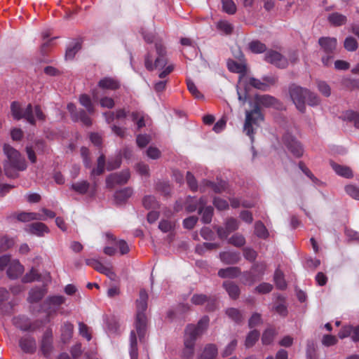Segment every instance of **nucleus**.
Wrapping results in <instances>:
<instances>
[{
	"label": "nucleus",
	"mask_w": 359,
	"mask_h": 359,
	"mask_svg": "<svg viewBox=\"0 0 359 359\" xmlns=\"http://www.w3.org/2000/svg\"><path fill=\"white\" fill-rule=\"evenodd\" d=\"M187 85L189 91L192 94V95L195 98L202 99L203 97V94L198 90L197 87L191 80L187 79Z\"/></svg>",
	"instance_id": "5fc2aeb1"
},
{
	"label": "nucleus",
	"mask_w": 359,
	"mask_h": 359,
	"mask_svg": "<svg viewBox=\"0 0 359 359\" xmlns=\"http://www.w3.org/2000/svg\"><path fill=\"white\" fill-rule=\"evenodd\" d=\"M209 323V318L203 316L196 325H189L185 330L184 348L182 357L184 359H191L194 353V345L197 337L203 334Z\"/></svg>",
	"instance_id": "7ed1b4c3"
},
{
	"label": "nucleus",
	"mask_w": 359,
	"mask_h": 359,
	"mask_svg": "<svg viewBox=\"0 0 359 359\" xmlns=\"http://www.w3.org/2000/svg\"><path fill=\"white\" fill-rule=\"evenodd\" d=\"M39 278V275L36 270L32 269L31 271L26 273L23 278L22 281L24 283H30L36 280Z\"/></svg>",
	"instance_id": "69168bd1"
},
{
	"label": "nucleus",
	"mask_w": 359,
	"mask_h": 359,
	"mask_svg": "<svg viewBox=\"0 0 359 359\" xmlns=\"http://www.w3.org/2000/svg\"><path fill=\"white\" fill-rule=\"evenodd\" d=\"M121 164V158L120 156H117L113 158L109 159L107 168L109 170H115L120 167Z\"/></svg>",
	"instance_id": "e2e57ef3"
},
{
	"label": "nucleus",
	"mask_w": 359,
	"mask_h": 359,
	"mask_svg": "<svg viewBox=\"0 0 359 359\" xmlns=\"http://www.w3.org/2000/svg\"><path fill=\"white\" fill-rule=\"evenodd\" d=\"M74 325L69 322H65L61 327V340L67 343L72 337Z\"/></svg>",
	"instance_id": "c85d7f7f"
},
{
	"label": "nucleus",
	"mask_w": 359,
	"mask_h": 359,
	"mask_svg": "<svg viewBox=\"0 0 359 359\" xmlns=\"http://www.w3.org/2000/svg\"><path fill=\"white\" fill-rule=\"evenodd\" d=\"M130 116L132 121L136 123L138 129L145 126L144 115L141 111H133L131 113Z\"/></svg>",
	"instance_id": "864d4df0"
},
{
	"label": "nucleus",
	"mask_w": 359,
	"mask_h": 359,
	"mask_svg": "<svg viewBox=\"0 0 359 359\" xmlns=\"http://www.w3.org/2000/svg\"><path fill=\"white\" fill-rule=\"evenodd\" d=\"M105 166V157L103 154L100 155L97 159V165L96 168L91 170V177H94L103 173Z\"/></svg>",
	"instance_id": "ea45409f"
},
{
	"label": "nucleus",
	"mask_w": 359,
	"mask_h": 359,
	"mask_svg": "<svg viewBox=\"0 0 359 359\" xmlns=\"http://www.w3.org/2000/svg\"><path fill=\"white\" fill-rule=\"evenodd\" d=\"M148 294L145 290H141L139 298L137 299V313L135 321V330H132L130 334V355L131 359H137V342L136 332L141 341L146 332L147 317L145 311L147 309Z\"/></svg>",
	"instance_id": "f257e3e1"
},
{
	"label": "nucleus",
	"mask_w": 359,
	"mask_h": 359,
	"mask_svg": "<svg viewBox=\"0 0 359 359\" xmlns=\"http://www.w3.org/2000/svg\"><path fill=\"white\" fill-rule=\"evenodd\" d=\"M316 344L313 341H308L306 346L307 359H316Z\"/></svg>",
	"instance_id": "680f3d73"
},
{
	"label": "nucleus",
	"mask_w": 359,
	"mask_h": 359,
	"mask_svg": "<svg viewBox=\"0 0 359 359\" xmlns=\"http://www.w3.org/2000/svg\"><path fill=\"white\" fill-rule=\"evenodd\" d=\"M98 86L104 90H116L120 87L119 81L111 77H104L98 82Z\"/></svg>",
	"instance_id": "393cba45"
},
{
	"label": "nucleus",
	"mask_w": 359,
	"mask_h": 359,
	"mask_svg": "<svg viewBox=\"0 0 359 359\" xmlns=\"http://www.w3.org/2000/svg\"><path fill=\"white\" fill-rule=\"evenodd\" d=\"M259 280L257 275L251 269L249 271H245L242 274L241 281L245 285H252Z\"/></svg>",
	"instance_id": "e433bc0d"
},
{
	"label": "nucleus",
	"mask_w": 359,
	"mask_h": 359,
	"mask_svg": "<svg viewBox=\"0 0 359 359\" xmlns=\"http://www.w3.org/2000/svg\"><path fill=\"white\" fill-rule=\"evenodd\" d=\"M191 302L196 305L203 304L208 302V309L212 310L215 306V299H208L205 294H194L191 298Z\"/></svg>",
	"instance_id": "c756f323"
},
{
	"label": "nucleus",
	"mask_w": 359,
	"mask_h": 359,
	"mask_svg": "<svg viewBox=\"0 0 359 359\" xmlns=\"http://www.w3.org/2000/svg\"><path fill=\"white\" fill-rule=\"evenodd\" d=\"M329 22L335 26H340L346 23V17L338 13H334L329 15Z\"/></svg>",
	"instance_id": "4c0bfd02"
},
{
	"label": "nucleus",
	"mask_w": 359,
	"mask_h": 359,
	"mask_svg": "<svg viewBox=\"0 0 359 359\" xmlns=\"http://www.w3.org/2000/svg\"><path fill=\"white\" fill-rule=\"evenodd\" d=\"M239 227V222L236 219L230 217L226 219L224 226H217L215 229L220 239H226L229 235L236 231Z\"/></svg>",
	"instance_id": "f8f14e48"
},
{
	"label": "nucleus",
	"mask_w": 359,
	"mask_h": 359,
	"mask_svg": "<svg viewBox=\"0 0 359 359\" xmlns=\"http://www.w3.org/2000/svg\"><path fill=\"white\" fill-rule=\"evenodd\" d=\"M264 81L266 82L261 81L259 79L255 78H250L249 80V83L252 87L262 90H266L269 88L268 83H273L274 81L273 79H271L269 77H264Z\"/></svg>",
	"instance_id": "f704fd0d"
},
{
	"label": "nucleus",
	"mask_w": 359,
	"mask_h": 359,
	"mask_svg": "<svg viewBox=\"0 0 359 359\" xmlns=\"http://www.w3.org/2000/svg\"><path fill=\"white\" fill-rule=\"evenodd\" d=\"M223 287L231 299H236L239 297L240 289L235 283L226 280L223 283Z\"/></svg>",
	"instance_id": "bb28decb"
},
{
	"label": "nucleus",
	"mask_w": 359,
	"mask_h": 359,
	"mask_svg": "<svg viewBox=\"0 0 359 359\" xmlns=\"http://www.w3.org/2000/svg\"><path fill=\"white\" fill-rule=\"evenodd\" d=\"M217 29L224 34H230L233 32V27L232 24L226 20H219L216 25Z\"/></svg>",
	"instance_id": "a19ab883"
},
{
	"label": "nucleus",
	"mask_w": 359,
	"mask_h": 359,
	"mask_svg": "<svg viewBox=\"0 0 359 359\" xmlns=\"http://www.w3.org/2000/svg\"><path fill=\"white\" fill-rule=\"evenodd\" d=\"M199 203L198 212L202 214L201 221L205 224L210 223L213 215V208L212 206H205L207 203L205 197H201L199 199Z\"/></svg>",
	"instance_id": "f3484780"
},
{
	"label": "nucleus",
	"mask_w": 359,
	"mask_h": 359,
	"mask_svg": "<svg viewBox=\"0 0 359 359\" xmlns=\"http://www.w3.org/2000/svg\"><path fill=\"white\" fill-rule=\"evenodd\" d=\"M11 109L12 115L15 119L20 120L25 118L32 125H34L36 120L44 121L46 118L39 105H36L33 107L31 104H29L25 109H22L18 102H13Z\"/></svg>",
	"instance_id": "423d86ee"
},
{
	"label": "nucleus",
	"mask_w": 359,
	"mask_h": 359,
	"mask_svg": "<svg viewBox=\"0 0 359 359\" xmlns=\"http://www.w3.org/2000/svg\"><path fill=\"white\" fill-rule=\"evenodd\" d=\"M248 48L254 53H262L266 49L265 44L259 41H252L249 43Z\"/></svg>",
	"instance_id": "de8ad7c7"
},
{
	"label": "nucleus",
	"mask_w": 359,
	"mask_h": 359,
	"mask_svg": "<svg viewBox=\"0 0 359 359\" xmlns=\"http://www.w3.org/2000/svg\"><path fill=\"white\" fill-rule=\"evenodd\" d=\"M289 93L293 103L298 110L302 112L305 109L306 102L311 106H316L319 104V98L315 93L295 84L290 86Z\"/></svg>",
	"instance_id": "39448f33"
},
{
	"label": "nucleus",
	"mask_w": 359,
	"mask_h": 359,
	"mask_svg": "<svg viewBox=\"0 0 359 359\" xmlns=\"http://www.w3.org/2000/svg\"><path fill=\"white\" fill-rule=\"evenodd\" d=\"M133 194V189L126 187L117 191L114 194V200L117 204H121L126 202Z\"/></svg>",
	"instance_id": "cd10ccee"
},
{
	"label": "nucleus",
	"mask_w": 359,
	"mask_h": 359,
	"mask_svg": "<svg viewBox=\"0 0 359 359\" xmlns=\"http://www.w3.org/2000/svg\"><path fill=\"white\" fill-rule=\"evenodd\" d=\"M144 40L148 43H155V50H149L144 58V66L148 71L160 69L168 63L166 48L159 40H155V36L151 34L143 35Z\"/></svg>",
	"instance_id": "f03ea898"
},
{
	"label": "nucleus",
	"mask_w": 359,
	"mask_h": 359,
	"mask_svg": "<svg viewBox=\"0 0 359 359\" xmlns=\"http://www.w3.org/2000/svg\"><path fill=\"white\" fill-rule=\"evenodd\" d=\"M257 104L265 107H273L276 109H282V104L275 97L269 95H257L255 97Z\"/></svg>",
	"instance_id": "2eb2a0df"
},
{
	"label": "nucleus",
	"mask_w": 359,
	"mask_h": 359,
	"mask_svg": "<svg viewBox=\"0 0 359 359\" xmlns=\"http://www.w3.org/2000/svg\"><path fill=\"white\" fill-rule=\"evenodd\" d=\"M330 165L338 175L346 178H351L353 177V172L348 167L341 165L334 162H331Z\"/></svg>",
	"instance_id": "72a5a7b5"
},
{
	"label": "nucleus",
	"mask_w": 359,
	"mask_h": 359,
	"mask_svg": "<svg viewBox=\"0 0 359 359\" xmlns=\"http://www.w3.org/2000/svg\"><path fill=\"white\" fill-rule=\"evenodd\" d=\"M235 56L239 59L240 62L229 60L227 61V67L229 70L235 73H245L246 71V67L242 62V59L243 57V53L241 51H238V53L235 55Z\"/></svg>",
	"instance_id": "412c9836"
},
{
	"label": "nucleus",
	"mask_w": 359,
	"mask_h": 359,
	"mask_svg": "<svg viewBox=\"0 0 359 359\" xmlns=\"http://www.w3.org/2000/svg\"><path fill=\"white\" fill-rule=\"evenodd\" d=\"M46 293V290L43 287H34L29 292L28 301L30 303L38 302L44 297Z\"/></svg>",
	"instance_id": "7c9ffc66"
},
{
	"label": "nucleus",
	"mask_w": 359,
	"mask_h": 359,
	"mask_svg": "<svg viewBox=\"0 0 359 359\" xmlns=\"http://www.w3.org/2000/svg\"><path fill=\"white\" fill-rule=\"evenodd\" d=\"M24 267L20 264L19 261L17 259H13L7 269V276L11 279H16L22 275Z\"/></svg>",
	"instance_id": "b1692460"
},
{
	"label": "nucleus",
	"mask_w": 359,
	"mask_h": 359,
	"mask_svg": "<svg viewBox=\"0 0 359 359\" xmlns=\"http://www.w3.org/2000/svg\"><path fill=\"white\" fill-rule=\"evenodd\" d=\"M318 43L323 51L327 55L322 57V62L325 66H329L332 64L333 54L337 49V41L335 38L321 37Z\"/></svg>",
	"instance_id": "6e6552de"
},
{
	"label": "nucleus",
	"mask_w": 359,
	"mask_h": 359,
	"mask_svg": "<svg viewBox=\"0 0 359 359\" xmlns=\"http://www.w3.org/2000/svg\"><path fill=\"white\" fill-rule=\"evenodd\" d=\"M26 231L28 233L37 236H43L45 233L49 232V229L48 226L41 222H34L31 224H29L25 228Z\"/></svg>",
	"instance_id": "4be33fe9"
},
{
	"label": "nucleus",
	"mask_w": 359,
	"mask_h": 359,
	"mask_svg": "<svg viewBox=\"0 0 359 359\" xmlns=\"http://www.w3.org/2000/svg\"><path fill=\"white\" fill-rule=\"evenodd\" d=\"M222 11L229 15H233L236 12V6L233 0H221Z\"/></svg>",
	"instance_id": "49530a36"
},
{
	"label": "nucleus",
	"mask_w": 359,
	"mask_h": 359,
	"mask_svg": "<svg viewBox=\"0 0 359 359\" xmlns=\"http://www.w3.org/2000/svg\"><path fill=\"white\" fill-rule=\"evenodd\" d=\"M345 191L348 195L354 199L359 200V188L354 185H347Z\"/></svg>",
	"instance_id": "338daca9"
},
{
	"label": "nucleus",
	"mask_w": 359,
	"mask_h": 359,
	"mask_svg": "<svg viewBox=\"0 0 359 359\" xmlns=\"http://www.w3.org/2000/svg\"><path fill=\"white\" fill-rule=\"evenodd\" d=\"M174 223L169 220H162L159 223L158 228L164 233L170 231L174 228Z\"/></svg>",
	"instance_id": "774afa93"
},
{
	"label": "nucleus",
	"mask_w": 359,
	"mask_h": 359,
	"mask_svg": "<svg viewBox=\"0 0 359 359\" xmlns=\"http://www.w3.org/2000/svg\"><path fill=\"white\" fill-rule=\"evenodd\" d=\"M65 297L62 295L48 297L43 304V309L48 316L55 313L59 306L65 303Z\"/></svg>",
	"instance_id": "9b49d317"
},
{
	"label": "nucleus",
	"mask_w": 359,
	"mask_h": 359,
	"mask_svg": "<svg viewBox=\"0 0 359 359\" xmlns=\"http://www.w3.org/2000/svg\"><path fill=\"white\" fill-rule=\"evenodd\" d=\"M245 121L244 124V132L250 137L251 141L254 140V126H258L263 121L264 117L259 107L257 105L252 111H246Z\"/></svg>",
	"instance_id": "0eeeda50"
},
{
	"label": "nucleus",
	"mask_w": 359,
	"mask_h": 359,
	"mask_svg": "<svg viewBox=\"0 0 359 359\" xmlns=\"http://www.w3.org/2000/svg\"><path fill=\"white\" fill-rule=\"evenodd\" d=\"M273 280L276 287L280 290H284L287 287L283 272L277 269L274 273Z\"/></svg>",
	"instance_id": "58836bf2"
},
{
	"label": "nucleus",
	"mask_w": 359,
	"mask_h": 359,
	"mask_svg": "<svg viewBox=\"0 0 359 359\" xmlns=\"http://www.w3.org/2000/svg\"><path fill=\"white\" fill-rule=\"evenodd\" d=\"M228 243L241 248L245 245V238L242 234L237 233L228 239Z\"/></svg>",
	"instance_id": "79ce46f5"
},
{
	"label": "nucleus",
	"mask_w": 359,
	"mask_h": 359,
	"mask_svg": "<svg viewBox=\"0 0 359 359\" xmlns=\"http://www.w3.org/2000/svg\"><path fill=\"white\" fill-rule=\"evenodd\" d=\"M265 60L278 67L284 68L287 65V60L277 51L270 50L265 55Z\"/></svg>",
	"instance_id": "dca6fc26"
},
{
	"label": "nucleus",
	"mask_w": 359,
	"mask_h": 359,
	"mask_svg": "<svg viewBox=\"0 0 359 359\" xmlns=\"http://www.w3.org/2000/svg\"><path fill=\"white\" fill-rule=\"evenodd\" d=\"M344 48L348 51H354L358 48V42L351 37H347L344 41Z\"/></svg>",
	"instance_id": "0e129e2a"
},
{
	"label": "nucleus",
	"mask_w": 359,
	"mask_h": 359,
	"mask_svg": "<svg viewBox=\"0 0 359 359\" xmlns=\"http://www.w3.org/2000/svg\"><path fill=\"white\" fill-rule=\"evenodd\" d=\"M226 315L233 321L238 323L243 319L241 313L236 309L230 308L226 311Z\"/></svg>",
	"instance_id": "6e6d98bb"
},
{
	"label": "nucleus",
	"mask_w": 359,
	"mask_h": 359,
	"mask_svg": "<svg viewBox=\"0 0 359 359\" xmlns=\"http://www.w3.org/2000/svg\"><path fill=\"white\" fill-rule=\"evenodd\" d=\"M89 183L86 181H81L72 184V189L76 192L84 194L89 189Z\"/></svg>",
	"instance_id": "8fccbe9b"
},
{
	"label": "nucleus",
	"mask_w": 359,
	"mask_h": 359,
	"mask_svg": "<svg viewBox=\"0 0 359 359\" xmlns=\"http://www.w3.org/2000/svg\"><path fill=\"white\" fill-rule=\"evenodd\" d=\"M276 330L272 327L267 328L263 333L262 341L264 345H269L272 343L276 336Z\"/></svg>",
	"instance_id": "37998d69"
},
{
	"label": "nucleus",
	"mask_w": 359,
	"mask_h": 359,
	"mask_svg": "<svg viewBox=\"0 0 359 359\" xmlns=\"http://www.w3.org/2000/svg\"><path fill=\"white\" fill-rule=\"evenodd\" d=\"M273 289V285L268 283H262L255 288V292L259 294L269 293Z\"/></svg>",
	"instance_id": "052dcab7"
},
{
	"label": "nucleus",
	"mask_w": 359,
	"mask_h": 359,
	"mask_svg": "<svg viewBox=\"0 0 359 359\" xmlns=\"http://www.w3.org/2000/svg\"><path fill=\"white\" fill-rule=\"evenodd\" d=\"M217 355V348L215 344H208L204 348L199 359H215Z\"/></svg>",
	"instance_id": "2f4dec72"
},
{
	"label": "nucleus",
	"mask_w": 359,
	"mask_h": 359,
	"mask_svg": "<svg viewBox=\"0 0 359 359\" xmlns=\"http://www.w3.org/2000/svg\"><path fill=\"white\" fill-rule=\"evenodd\" d=\"M4 151L8 158L4 164L5 174L8 177L15 178L18 176V171L26 169L25 160L16 149L8 144H4Z\"/></svg>",
	"instance_id": "20e7f679"
},
{
	"label": "nucleus",
	"mask_w": 359,
	"mask_h": 359,
	"mask_svg": "<svg viewBox=\"0 0 359 359\" xmlns=\"http://www.w3.org/2000/svg\"><path fill=\"white\" fill-rule=\"evenodd\" d=\"M219 258L224 264H233L239 262L241 256L239 252L227 251L220 252Z\"/></svg>",
	"instance_id": "a878e982"
},
{
	"label": "nucleus",
	"mask_w": 359,
	"mask_h": 359,
	"mask_svg": "<svg viewBox=\"0 0 359 359\" xmlns=\"http://www.w3.org/2000/svg\"><path fill=\"white\" fill-rule=\"evenodd\" d=\"M53 348V332L50 329H48L40 341V351L46 358L51 359Z\"/></svg>",
	"instance_id": "1a4fd4ad"
},
{
	"label": "nucleus",
	"mask_w": 359,
	"mask_h": 359,
	"mask_svg": "<svg viewBox=\"0 0 359 359\" xmlns=\"http://www.w3.org/2000/svg\"><path fill=\"white\" fill-rule=\"evenodd\" d=\"M266 269V266L264 263H257L255 264L252 268L251 270L255 273V274L257 275L258 278L260 280L262 277L264 276L265 271Z\"/></svg>",
	"instance_id": "4d7b16f0"
},
{
	"label": "nucleus",
	"mask_w": 359,
	"mask_h": 359,
	"mask_svg": "<svg viewBox=\"0 0 359 359\" xmlns=\"http://www.w3.org/2000/svg\"><path fill=\"white\" fill-rule=\"evenodd\" d=\"M79 334L87 341H90L92 337L89 330V327L82 322L79 323Z\"/></svg>",
	"instance_id": "bf43d9fd"
},
{
	"label": "nucleus",
	"mask_w": 359,
	"mask_h": 359,
	"mask_svg": "<svg viewBox=\"0 0 359 359\" xmlns=\"http://www.w3.org/2000/svg\"><path fill=\"white\" fill-rule=\"evenodd\" d=\"M81 44L78 41L72 43L67 48L65 57L66 59H72L76 53L80 50Z\"/></svg>",
	"instance_id": "a18cd8bd"
},
{
	"label": "nucleus",
	"mask_w": 359,
	"mask_h": 359,
	"mask_svg": "<svg viewBox=\"0 0 359 359\" xmlns=\"http://www.w3.org/2000/svg\"><path fill=\"white\" fill-rule=\"evenodd\" d=\"M283 141L288 150L296 157L302 156L304 149L300 144L289 132L284 134Z\"/></svg>",
	"instance_id": "9d476101"
},
{
	"label": "nucleus",
	"mask_w": 359,
	"mask_h": 359,
	"mask_svg": "<svg viewBox=\"0 0 359 359\" xmlns=\"http://www.w3.org/2000/svg\"><path fill=\"white\" fill-rule=\"evenodd\" d=\"M13 218H16L18 221L22 222H27L32 220H44V217L42 215L36 212H15L11 216Z\"/></svg>",
	"instance_id": "5701e85b"
},
{
	"label": "nucleus",
	"mask_w": 359,
	"mask_h": 359,
	"mask_svg": "<svg viewBox=\"0 0 359 359\" xmlns=\"http://www.w3.org/2000/svg\"><path fill=\"white\" fill-rule=\"evenodd\" d=\"M19 346L25 353L33 354L36 350L35 339L31 336H25L19 340Z\"/></svg>",
	"instance_id": "6ab92c4d"
},
{
	"label": "nucleus",
	"mask_w": 359,
	"mask_h": 359,
	"mask_svg": "<svg viewBox=\"0 0 359 359\" xmlns=\"http://www.w3.org/2000/svg\"><path fill=\"white\" fill-rule=\"evenodd\" d=\"M200 206L199 201H197L196 198L194 197L188 196L186 199L185 203V208L189 212H194L198 207Z\"/></svg>",
	"instance_id": "3c124183"
},
{
	"label": "nucleus",
	"mask_w": 359,
	"mask_h": 359,
	"mask_svg": "<svg viewBox=\"0 0 359 359\" xmlns=\"http://www.w3.org/2000/svg\"><path fill=\"white\" fill-rule=\"evenodd\" d=\"M241 273V270L238 267L230 266L226 269H221L218 271V276L221 278H233L237 277Z\"/></svg>",
	"instance_id": "473e14b6"
},
{
	"label": "nucleus",
	"mask_w": 359,
	"mask_h": 359,
	"mask_svg": "<svg viewBox=\"0 0 359 359\" xmlns=\"http://www.w3.org/2000/svg\"><path fill=\"white\" fill-rule=\"evenodd\" d=\"M81 104L84 107L89 114H93L95 111L94 106L90 97L86 94H83L79 97Z\"/></svg>",
	"instance_id": "c03bdc74"
},
{
	"label": "nucleus",
	"mask_w": 359,
	"mask_h": 359,
	"mask_svg": "<svg viewBox=\"0 0 359 359\" xmlns=\"http://www.w3.org/2000/svg\"><path fill=\"white\" fill-rule=\"evenodd\" d=\"M86 264L90 266H92L97 271L106 275L111 279H113L115 276V274L113 272L111 267L109 265H104L98 259H86Z\"/></svg>",
	"instance_id": "4468645a"
},
{
	"label": "nucleus",
	"mask_w": 359,
	"mask_h": 359,
	"mask_svg": "<svg viewBox=\"0 0 359 359\" xmlns=\"http://www.w3.org/2000/svg\"><path fill=\"white\" fill-rule=\"evenodd\" d=\"M203 184L215 193H221L224 191L226 186V182L224 181H221L216 184L210 181L204 180L203 182Z\"/></svg>",
	"instance_id": "c9c22d12"
},
{
	"label": "nucleus",
	"mask_w": 359,
	"mask_h": 359,
	"mask_svg": "<svg viewBox=\"0 0 359 359\" xmlns=\"http://www.w3.org/2000/svg\"><path fill=\"white\" fill-rule=\"evenodd\" d=\"M130 174L128 170H123L121 172H115L109 175L106 179L107 186L112 188L116 184H124L127 183Z\"/></svg>",
	"instance_id": "ddd939ff"
},
{
	"label": "nucleus",
	"mask_w": 359,
	"mask_h": 359,
	"mask_svg": "<svg viewBox=\"0 0 359 359\" xmlns=\"http://www.w3.org/2000/svg\"><path fill=\"white\" fill-rule=\"evenodd\" d=\"M255 234L262 238H266L268 236V231L262 222H257L255 224Z\"/></svg>",
	"instance_id": "603ef678"
},
{
	"label": "nucleus",
	"mask_w": 359,
	"mask_h": 359,
	"mask_svg": "<svg viewBox=\"0 0 359 359\" xmlns=\"http://www.w3.org/2000/svg\"><path fill=\"white\" fill-rule=\"evenodd\" d=\"M143 205L147 209H151L158 207V203L154 196H147L143 199Z\"/></svg>",
	"instance_id": "13d9d810"
},
{
	"label": "nucleus",
	"mask_w": 359,
	"mask_h": 359,
	"mask_svg": "<svg viewBox=\"0 0 359 359\" xmlns=\"http://www.w3.org/2000/svg\"><path fill=\"white\" fill-rule=\"evenodd\" d=\"M161 69H163V71L159 73L158 77L162 80L156 82L154 86L155 91L157 93L162 92L165 90L167 83V80L165 79L173 71L174 66L172 65H167L166 64L165 66Z\"/></svg>",
	"instance_id": "a211bd4d"
},
{
	"label": "nucleus",
	"mask_w": 359,
	"mask_h": 359,
	"mask_svg": "<svg viewBox=\"0 0 359 359\" xmlns=\"http://www.w3.org/2000/svg\"><path fill=\"white\" fill-rule=\"evenodd\" d=\"M14 325L23 331H34L39 327L36 323H32L30 320L25 316H19L13 319Z\"/></svg>",
	"instance_id": "aec40b11"
},
{
	"label": "nucleus",
	"mask_w": 359,
	"mask_h": 359,
	"mask_svg": "<svg viewBox=\"0 0 359 359\" xmlns=\"http://www.w3.org/2000/svg\"><path fill=\"white\" fill-rule=\"evenodd\" d=\"M259 337V332L257 330H254L251 331L248 334V336L246 337L245 342V347L246 348L252 347L256 343V341L258 340Z\"/></svg>",
	"instance_id": "09e8293b"
}]
</instances>
